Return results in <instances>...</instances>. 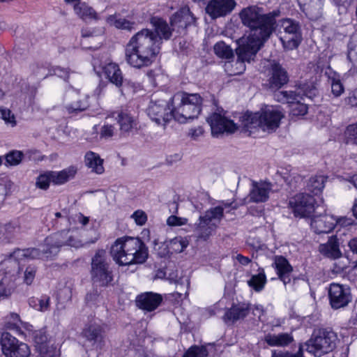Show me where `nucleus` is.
Wrapping results in <instances>:
<instances>
[{
    "label": "nucleus",
    "instance_id": "a18cd8bd",
    "mask_svg": "<svg viewBox=\"0 0 357 357\" xmlns=\"http://www.w3.org/2000/svg\"><path fill=\"white\" fill-rule=\"evenodd\" d=\"M153 245L154 250L160 257H165L169 255L170 252L169 242H160L158 239H155L153 241Z\"/></svg>",
    "mask_w": 357,
    "mask_h": 357
},
{
    "label": "nucleus",
    "instance_id": "09e8293b",
    "mask_svg": "<svg viewBox=\"0 0 357 357\" xmlns=\"http://www.w3.org/2000/svg\"><path fill=\"white\" fill-rule=\"evenodd\" d=\"M23 153L20 151H13L6 155V162L10 165H18L22 159Z\"/></svg>",
    "mask_w": 357,
    "mask_h": 357
},
{
    "label": "nucleus",
    "instance_id": "473e14b6",
    "mask_svg": "<svg viewBox=\"0 0 357 357\" xmlns=\"http://www.w3.org/2000/svg\"><path fill=\"white\" fill-rule=\"evenodd\" d=\"M77 171L75 167L70 166L59 172H50V176L54 184L62 185L73 179L77 174Z\"/></svg>",
    "mask_w": 357,
    "mask_h": 357
},
{
    "label": "nucleus",
    "instance_id": "2f4dec72",
    "mask_svg": "<svg viewBox=\"0 0 357 357\" xmlns=\"http://www.w3.org/2000/svg\"><path fill=\"white\" fill-rule=\"evenodd\" d=\"M104 73L109 82L120 88L123 83V77L119 66L114 63L107 64L103 68Z\"/></svg>",
    "mask_w": 357,
    "mask_h": 357
},
{
    "label": "nucleus",
    "instance_id": "0e129e2a",
    "mask_svg": "<svg viewBox=\"0 0 357 357\" xmlns=\"http://www.w3.org/2000/svg\"><path fill=\"white\" fill-rule=\"evenodd\" d=\"M99 295L96 290L89 292L86 296V301L88 303L93 304L98 299Z\"/></svg>",
    "mask_w": 357,
    "mask_h": 357
},
{
    "label": "nucleus",
    "instance_id": "e433bc0d",
    "mask_svg": "<svg viewBox=\"0 0 357 357\" xmlns=\"http://www.w3.org/2000/svg\"><path fill=\"white\" fill-rule=\"evenodd\" d=\"M16 287L15 278H10L4 275L0 280V300L4 299L11 295Z\"/></svg>",
    "mask_w": 357,
    "mask_h": 357
},
{
    "label": "nucleus",
    "instance_id": "4d7b16f0",
    "mask_svg": "<svg viewBox=\"0 0 357 357\" xmlns=\"http://www.w3.org/2000/svg\"><path fill=\"white\" fill-rule=\"evenodd\" d=\"M132 218L138 225H144L147 220L146 214L141 210L136 211L132 215Z\"/></svg>",
    "mask_w": 357,
    "mask_h": 357
},
{
    "label": "nucleus",
    "instance_id": "e2e57ef3",
    "mask_svg": "<svg viewBox=\"0 0 357 357\" xmlns=\"http://www.w3.org/2000/svg\"><path fill=\"white\" fill-rule=\"evenodd\" d=\"M204 133V130L201 126L192 128L189 130L188 135L193 139H197Z\"/></svg>",
    "mask_w": 357,
    "mask_h": 357
},
{
    "label": "nucleus",
    "instance_id": "0eeeda50",
    "mask_svg": "<svg viewBox=\"0 0 357 357\" xmlns=\"http://www.w3.org/2000/svg\"><path fill=\"white\" fill-rule=\"evenodd\" d=\"M316 89L311 84H303L298 86L295 90L289 91H278L275 93V99L282 103H287L290 107L292 116H304L307 112V105L305 98L312 99L315 96Z\"/></svg>",
    "mask_w": 357,
    "mask_h": 357
},
{
    "label": "nucleus",
    "instance_id": "37998d69",
    "mask_svg": "<svg viewBox=\"0 0 357 357\" xmlns=\"http://www.w3.org/2000/svg\"><path fill=\"white\" fill-rule=\"evenodd\" d=\"M328 82L331 86L332 93L334 96L339 97L344 93V88L339 76L334 75L332 77H329Z\"/></svg>",
    "mask_w": 357,
    "mask_h": 357
},
{
    "label": "nucleus",
    "instance_id": "a19ab883",
    "mask_svg": "<svg viewBox=\"0 0 357 357\" xmlns=\"http://www.w3.org/2000/svg\"><path fill=\"white\" fill-rule=\"evenodd\" d=\"M169 242V250L176 253L182 252L189 244L188 241L181 236L175 237Z\"/></svg>",
    "mask_w": 357,
    "mask_h": 357
},
{
    "label": "nucleus",
    "instance_id": "5701e85b",
    "mask_svg": "<svg viewBox=\"0 0 357 357\" xmlns=\"http://www.w3.org/2000/svg\"><path fill=\"white\" fill-rule=\"evenodd\" d=\"M335 226V217L331 215L315 216L310 221L311 229L317 234L330 233Z\"/></svg>",
    "mask_w": 357,
    "mask_h": 357
},
{
    "label": "nucleus",
    "instance_id": "8fccbe9b",
    "mask_svg": "<svg viewBox=\"0 0 357 357\" xmlns=\"http://www.w3.org/2000/svg\"><path fill=\"white\" fill-rule=\"evenodd\" d=\"M0 117L5 121L6 124L10 125L12 127L16 125L14 115L11 111L6 108L0 109Z\"/></svg>",
    "mask_w": 357,
    "mask_h": 357
},
{
    "label": "nucleus",
    "instance_id": "c03bdc74",
    "mask_svg": "<svg viewBox=\"0 0 357 357\" xmlns=\"http://www.w3.org/2000/svg\"><path fill=\"white\" fill-rule=\"evenodd\" d=\"M344 135L347 143L357 145V122L347 126Z\"/></svg>",
    "mask_w": 357,
    "mask_h": 357
},
{
    "label": "nucleus",
    "instance_id": "393cba45",
    "mask_svg": "<svg viewBox=\"0 0 357 357\" xmlns=\"http://www.w3.org/2000/svg\"><path fill=\"white\" fill-rule=\"evenodd\" d=\"M271 190L272 184L271 183L253 181L249 193L250 200L255 203L265 202L268 199Z\"/></svg>",
    "mask_w": 357,
    "mask_h": 357
},
{
    "label": "nucleus",
    "instance_id": "680f3d73",
    "mask_svg": "<svg viewBox=\"0 0 357 357\" xmlns=\"http://www.w3.org/2000/svg\"><path fill=\"white\" fill-rule=\"evenodd\" d=\"M54 74L66 80L69 76V71L67 69L56 66L54 69Z\"/></svg>",
    "mask_w": 357,
    "mask_h": 357
},
{
    "label": "nucleus",
    "instance_id": "603ef678",
    "mask_svg": "<svg viewBox=\"0 0 357 357\" xmlns=\"http://www.w3.org/2000/svg\"><path fill=\"white\" fill-rule=\"evenodd\" d=\"M47 337L45 332L42 331H36L34 335V341L36 343V349H39L40 346H45L50 343L47 342Z\"/></svg>",
    "mask_w": 357,
    "mask_h": 357
},
{
    "label": "nucleus",
    "instance_id": "f257e3e1",
    "mask_svg": "<svg viewBox=\"0 0 357 357\" xmlns=\"http://www.w3.org/2000/svg\"><path fill=\"white\" fill-rule=\"evenodd\" d=\"M151 24L153 30L142 29L126 45V61L133 68L140 69L151 66L160 51L162 40H169L172 32L176 31L161 18L152 17Z\"/></svg>",
    "mask_w": 357,
    "mask_h": 357
},
{
    "label": "nucleus",
    "instance_id": "a211bd4d",
    "mask_svg": "<svg viewBox=\"0 0 357 357\" xmlns=\"http://www.w3.org/2000/svg\"><path fill=\"white\" fill-rule=\"evenodd\" d=\"M328 296L331 307L334 309L345 307L351 299L350 289L337 283L330 285Z\"/></svg>",
    "mask_w": 357,
    "mask_h": 357
},
{
    "label": "nucleus",
    "instance_id": "69168bd1",
    "mask_svg": "<svg viewBox=\"0 0 357 357\" xmlns=\"http://www.w3.org/2000/svg\"><path fill=\"white\" fill-rule=\"evenodd\" d=\"M252 310L254 316L257 317L259 319H260L261 317L264 314V308L260 305H255L252 308Z\"/></svg>",
    "mask_w": 357,
    "mask_h": 357
},
{
    "label": "nucleus",
    "instance_id": "412c9836",
    "mask_svg": "<svg viewBox=\"0 0 357 357\" xmlns=\"http://www.w3.org/2000/svg\"><path fill=\"white\" fill-rule=\"evenodd\" d=\"M195 17L188 7H183L176 12L171 18V26L180 34L185 33V29L194 24Z\"/></svg>",
    "mask_w": 357,
    "mask_h": 357
},
{
    "label": "nucleus",
    "instance_id": "de8ad7c7",
    "mask_svg": "<svg viewBox=\"0 0 357 357\" xmlns=\"http://www.w3.org/2000/svg\"><path fill=\"white\" fill-rule=\"evenodd\" d=\"M207 351L205 348L197 346L191 347L183 357H206Z\"/></svg>",
    "mask_w": 357,
    "mask_h": 357
},
{
    "label": "nucleus",
    "instance_id": "72a5a7b5",
    "mask_svg": "<svg viewBox=\"0 0 357 357\" xmlns=\"http://www.w3.org/2000/svg\"><path fill=\"white\" fill-rule=\"evenodd\" d=\"M84 162L86 166L91 169L92 172L101 174L104 172L103 160L100 155L93 151H88L84 155Z\"/></svg>",
    "mask_w": 357,
    "mask_h": 357
},
{
    "label": "nucleus",
    "instance_id": "39448f33",
    "mask_svg": "<svg viewBox=\"0 0 357 357\" xmlns=\"http://www.w3.org/2000/svg\"><path fill=\"white\" fill-rule=\"evenodd\" d=\"M236 209L232 202H221L219 205L206 210L199 215L194 225V234L197 240L206 241L215 231L224 218V213Z\"/></svg>",
    "mask_w": 357,
    "mask_h": 357
},
{
    "label": "nucleus",
    "instance_id": "423d86ee",
    "mask_svg": "<svg viewBox=\"0 0 357 357\" xmlns=\"http://www.w3.org/2000/svg\"><path fill=\"white\" fill-rule=\"evenodd\" d=\"M337 336L335 333L326 329H319L313 333L311 338L304 344L299 345L295 354H284L273 355L272 357H303V351L321 357L333 351L335 347Z\"/></svg>",
    "mask_w": 357,
    "mask_h": 357
},
{
    "label": "nucleus",
    "instance_id": "58836bf2",
    "mask_svg": "<svg viewBox=\"0 0 357 357\" xmlns=\"http://www.w3.org/2000/svg\"><path fill=\"white\" fill-rule=\"evenodd\" d=\"M215 54L220 58L230 59L234 56V52L229 45L223 41L216 43L213 47Z\"/></svg>",
    "mask_w": 357,
    "mask_h": 357
},
{
    "label": "nucleus",
    "instance_id": "3c124183",
    "mask_svg": "<svg viewBox=\"0 0 357 357\" xmlns=\"http://www.w3.org/2000/svg\"><path fill=\"white\" fill-rule=\"evenodd\" d=\"M116 132V128L114 126L109 123H105L100 132V136L102 138L108 139L111 138Z\"/></svg>",
    "mask_w": 357,
    "mask_h": 357
},
{
    "label": "nucleus",
    "instance_id": "f3484780",
    "mask_svg": "<svg viewBox=\"0 0 357 357\" xmlns=\"http://www.w3.org/2000/svg\"><path fill=\"white\" fill-rule=\"evenodd\" d=\"M105 331L103 326L96 322L86 324L82 331V336L91 343L96 349H102L105 346Z\"/></svg>",
    "mask_w": 357,
    "mask_h": 357
},
{
    "label": "nucleus",
    "instance_id": "774afa93",
    "mask_svg": "<svg viewBox=\"0 0 357 357\" xmlns=\"http://www.w3.org/2000/svg\"><path fill=\"white\" fill-rule=\"evenodd\" d=\"M348 245L350 250L357 255V237L350 240Z\"/></svg>",
    "mask_w": 357,
    "mask_h": 357
},
{
    "label": "nucleus",
    "instance_id": "f8f14e48",
    "mask_svg": "<svg viewBox=\"0 0 357 357\" xmlns=\"http://www.w3.org/2000/svg\"><path fill=\"white\" fill-rule=\"evenodd\" d=\"M238 47L236 49L237 59L233 63L225 64L226 70L230 75H238L245 69V62L254 60L257 53L261 47L238 40Z\"/></svg>",
    "mask_w": 357,
    "mask_h": 357
},
{
    "label": "nucleus",
    "instance_id": "13d9d810",
    "mask_svg": "<svg viewBox=\"0 0 357 357\" xmlns=\"http://www.w3.org/2000/svg\"><path fill=\"white\" fill-rule=\"evenodd\" d=\"M347 58L354 66L357 68V45L354 47H349Z\"/></svg>",
    "mask_w": 357,
    "mask_h": 357
},
{
    "label": "nucleus",
    "instance_id": "b1692460",
    "mask_svg": "<svg viewBox=\"0 0 357 357\" xmlns=\"http://www.w3.org/2000/svg\"><path fill=\"white\" fill-rule=\"evenodd\" d=\"M162 297L160 294L153 292H145L136 298L137 306L145 311L152 312L161 303Z\"/></svg>",
    "mask_w": 357,
    "mask_h": 357
},
{
    "label": "nucleus",
    "instance_id": "bb28decb",
    "mask_svg": "<svg viewBox=\"0 0 357 357\" xmlns=\"http://www.w3.org/2000/svg\"><path fill=\"white\" fill-rule=\"evenodd\" d=\"M273 266L276 269L280 280L284 285L290 282V274L293 268L286 258L282 256H275Z\"/></svg>",
    "mask_w": 357,
    "mask_h": 357
},
{
    "label": "nucleus",
    "instance_id": "dca6fc26",
    "mask_svg": "<svg viewBox=\"0 0 357 357\" xmlns=\"http://www.w3.org/2000/svg\"><path fill=\"white\" fill-rule=\"evenodd\" d=\"M211 126L212 135L217 137L225 132H234L238 126L233 121L228 119L220 113L214 112L206 119Z\"/></svg>",
    "mask_w": 357,
    "mask_h": 357
},
{
    "label": "nucleus",
    "instance_id": "5fc2aeb1",
    "mask_svg": "<svg viewBox=\"0 0 357 357\" xmlns=\"http://www.w3.org/2000/svg\"><path fill=\"white\" fill-rule=\"evenodd\" d=\"M36 269L33 266H28L24 273V282L27 285H30L33 282L36 276Z\"/></svg>",
    "mask_w": 357,
    "mask_h": 357
},
{
    "label": "nucleus",
    "instance_id": "bf43d9fd",
    "mask_svg": "<svg viewBox=\"0 0 357 357\" xmlns=\"http://www.w3.org/2000/svg\"><path fill=\"white\" fill-rule=\"evenodd\" d=\"M354 224V220L351 218L347 217H340L335 218V225H340L341 227H348L353 225Z\"/></svg>",
    "mask_w": 357,
    "mask_h": 357
},
{
    "label": "nucleus",
    "instance_id": "338daca9",
    "mask_svg": "<svg viewBox=\"0 0 357 357\" xmlns=\"http://www.w3.org/2000/svg\"><path fill=\"white\" fill-rule=\"evenodd\" d=\"M236 259L243 266L248 265L251 261L250 258L244 257L241 254L237 255Z\"/></svg>",
    "mask_w": 357,
    "mask_h": 357
},
{
    "label": "nucleus",
    "instance_id": "4c0bfd02",
    "mask_svg": "<svg viewBox=\"0 0 357 357\" xmlns=\"http://www.w3.org/2000/svg\"><path fill=\"white\" fill-rule=\"evenodd\" d=\"M326 181V178L324 176H313L309 179L307 185V189L314 195H317L324 189Z\"/></svg>",
    "mask_w": 357,
    "mask_h": 357
},
{
    "label": "nucleus",
    "instance_id": "9b49d317",
    "mask_svg": "<svg viewBox=\"0 0 357 357\" xmlns=\"http://www.w3.org/2000/svg\"><path fill=\"white\" fill-rule=\"evenodd\" d=\"M146 113L150 119L158 126H165L172 119H174L173 107L169 101L159 98L156 95L152 96Z\"/></svg>",
    "mask_w": 357,
    "mask_h": 357
},
{
    "label": "nucleus",
    "instance_id": "6e6d98bb",
    "mask_svg": "<svg viewBox=\"0 0 357 357\" xmlns=\"http://www.w3.org/2000/svg\"><path fill=\"white\" fill-rule=\"evenodd\" d=\"M188 219L176 215H170L167 220V224L169 226H182L186 225Z\"/></svg>",
    "mask_w": 357,
    "mask_h": 357
},
{
    "label": "nucleus",
    "instance_id": "4468645a",
    "mask_svg": "<svg viewBox=\"0 0 357 357\" xmlns=\"http://www.w3.org/2000/svg\"><path fill=\"white\" fill-rule=\"evenodd\" d=\"M284 35L280 40L284 48L293 50L296 48L301 40V33L298 22L290 19L284 20L282 22Z\"/></svg>",
    "mask_w": 357,
    "mask_h": 357
},
{
    "label": "nucleus",
    "instance_id": "864d4df0",
    "mask_svg": "<svg viewBox=\"0 0 357 357\" xmlns=\"http://www.w3.org/2000/svg\"><path fill=\"white\" fill-rule=\"evenodd\" d=\"M38 307L37 310L40 312H45L50 309V298L47 295H43L38 298Z\"/></svg>",
    "mask_w": 357,
    "mask_h": 357
},
{
    "label": "nucleus",
    "instance_id": "7c9ffc66",
    "mask_svg": "<svg viewBox=\"0 0 357 357\" xmlns=\"http://www.w3.org/2000/svg\"><path fill=\"white\" fill-rule=\"evenodd\" d=\"M74 11L75 14L82 20H100L98 13L85 2H78L74 5Z\"/></svg>",
    "mask_w": 357,
    "mask_h": 357
},
{
    "label": "nucleus",
    "instance_id": "79ce46f5",
    "mask_svg": "<svg viewBox=\"0 0 357 357\" xmlns=\"http://www.w3.org/2000/svg\"><path fill=\"white\" fill-rule=\"evenodd\" d=\"M37 351L39 353V357H59L60 355L59 349L50 343L45 346H40Z\"/></svg>",
    "mask_w": 357,
    "mask_h": 357
},
{
    "label": "nucleus",
    "instance_id": "ddd939ff",
    "mask_svg": "<svg viewBox=\"0 0 357 357\" xmlns=\"http://www.w3.org/2000/svg\"><path fill=\"white\" fill-rule=\"evenodd\" d=\"M0 343L6 357H29L31 354L29 346L20 342L9 333H2Z\"/></svg>",
    "mask_w": 357,
    "mask_h": 357
},
{
    "label": "nucleus",
    "instance_id": "2eb2a0df",
    "mask_svg": "<svg viewBox=\"0 0 357 357\" xmlns=\"http://www.w3.org/2000/svg\"><path fill=\"white\" fill-rule=\"evenodd\" d=\"M314 197L304 193L296 195L289 201L294 215L301 218L310 216L314 211Z\"/></svg>",
    "mask_w": 357,
    "mask_h": 357
},
{
    "label": "nucleus",
    "instance_id": "20e7f679",
    "mask_svg": "<svg viewBox=\"0 0 357 357\" xmlns=\"http://www.w3.org/2000/svg\"><path fill=\"white\" fill-rule=\"evenodd\" d=\"M113 259L119 265L142 264L148 257L147 248L139 239L131 237L118 238L110 250Z\"/></svg>",
    "mask_w": 357,
    "mask_h": 357
},
{
    "label": "nucleus",
    "instance_id": "f704fd0d",
    "mask_svg": "<svg viewBox=\"0 0 357 357\" xmlns=\"http://www.w3.org/2000/svg\"><path fill=\"white\" fill-rule=\"evenodd\" d=\"M264 341L271 347H286L294 341L291 333L267 334Z\"/></svg>",
    "mask_w": 357,
    "mask_h": 357
},
{
    "label": "nucleus",
    "instance_id": "4be33fe9",
    "mask_svg": "<svg viewBox=\"0 0 357 357\" xmlns=\"http://www.w3.org/2000/svg\"><path fill=\"white\" fill-rule=\"evenodd\" d=\"M289 81L287 72L279 63H273L270 69L267 86L272 91L282 88Z\"/></svg>",
    "mask_w": 357,
    "mask_h": 357
},
{
    "label": "nucleus",
    "instance_id": "c9c22d12",
    "mask_svg": "<svg viewBox=\"0 0 357 357\" xmlns=\"http://www.w3.org/2000/svg\"><path fill=\"white\" fill-rule=\"evenodd\" d=\"M107 22L116 29L131 31L135 29V23L120 17L119 15H111L107 17Z\"/></svg>",
    "mask_w": 357,
    "mask_h": 357
},
{
    "label": "nucleus",
    "instance_id": "6ab92c4d",
    "mask_svg": "<svg viewBox=\"0 0 357 357\" xmlns=\"http://www.w3.org/2000/svg\"><path fill=\"white\" fill-rule=\"evenodd\" d=\"M116 119L119 125L121 133L123 135H129L137 132L139 126V121L137 116L132 114L130 111L121 110L119 112H113L112 116Z\"/></svg>",
    "mask_w": 357,
    "mask_h": 357
},
{
    "label": "nucleus",
    "instance_id": "6e6552de",
    "mask_svg": "<svg viewBox=\"0 0 357 357\" xmlns=\"http://www.w3.org/2000/svg\"><path fill=\"white\" fill-rule=\"evenodd\" d=\"M202 98L198 93L179 91L171 98L174 119L185 123L188 119L197 118L201 112Z\"/></svg>",
    "mask_w": 357,
    "mask_h": 357
},
{
    "label": "nucleus",
    "instance_id": "9d476101",
    "mask_svg": "<svg viewBox=\"0 0 357 357\" xmlns=\"http://www.w3.org/2000/svg\"><path fill=\"white\" fill-rule=\"evenodd\" d=\"M90 274L93 283L98 286H107L113 280L112 270L104 250H98L91 258Z\"/></svg>",
    "mask_w": 357,
    "mask_h": 357
},
{
    "label": "nucleus",
    "instance_id": "cd10ccee",
    "mask_svg": "<svg viewBox=\"0 0 357 357\" xmlns=\"http://www.w3.org/2000/svg\"><path fill=\"white\" fill-rule=\"evenodd\" d=\"M319 251L324 256L333 259H338L342 256L336 236H331L327 243L319 245Z\"/></svg>",
    "mask_w": 357,
    "mask_h": 357
},
{
    "label": "nucleus",
    "instance_id": "c756f323",
    "mask_svg": "<svg viewBox=\"0 0 357 357\" xmlns=\"http://www.w3.org/2000/svg\"><path fill=\"white\" fill-rule=\"evenodd\" d=\"M251 308L249 304L242 303L234 305L227 310L224 315V319L226 321H236L237 320L245 318L248 314Z\"/></svg>",
    "mask_w": 357,
    "mask_h": 357
},
{
    "label": "nucleus",
    "instance_id": "1a4fd4ad",
    "mask_svg": "<svg viewBox=\"0 0 357 357\" xmlns=\"http://www.w3.org/2000/svg\"><path fill=\"white\" fill-rule=\"evenodd\" d=\"M284 114L278 107H266L259 112L246 115L245 126L248 129L259 128L264 132H272L280 126Z\"/></svg>",
    "mask_w": 357,
    "mask_h": 357
},
{
    "label": "nucleus",
    "instance_id": "ea45409f",
    "mask_svg": "<svg viewBox=\"0 0 357 357\" xmlns=\"http://www.w3.org/2000/svg\"><path fill=\"white\" fill-rule=\"evenodd\" d=\"M266 283V277L264 271L259 272L258 274L253 275L248 281V284L255 291H261Z\"/></svg>",
    "mask_w": 357,
    "mask_h": 357
},
{
    "label": "nucleus",
    "instance_id": "c85d7f7f",
    "mask_svg": "<svg viewBox=\"0 0 357 357\" xmlns=\"http://www.w3.org/2000/svg\"><path fill=\"white\" fill-rule=\"evenodd\" d=\"M0 241L10 243L20 234V226L17 222L0 223Z\"/></svg>",
    "mask_w": 357,
    "mask_h": 357
},
{
    "label": "nucleus",
    "instance_id": "052dcab7",
    "mask_svg": "<svg viewBox=\"0 0 357 357\" xmlns=\"http://www.w3.org/2000/svg\"><path fill=\"white\" fill-rule=\"evenodd\" d=\"M345 103L351 107H357V89L345 98Z\"/></svg>",
    "mask_w": 357,
    "mask_h": 357
},
{
    "label": "nucleus",
    "instance_id": "aec40b11",
    "mask_svg": "<svg viewBox=\"0 0 357 357\" xmlns=\"http://www.w3.org/2000/svg\"><path fill=\"white\" fill-rule=\"evenodd\" d=\"M236 6L234 0H211L206 7V12L212 19H217L231 13Z\"/></svg>",
    "mask_w": 357,
    "mask_h": 357
},
{
    "label": "nucleus",
    "instance_id": "49530a36",
    "mask_svg": "<svg viewBox=\"0 0 357 357\" xmlns=\"http://www.w3.org/2000/svg\"><path fill=\"white\" fill-rule=\"evenodd\" d=\"M52 182V178L50 176V172L40 174L36 181V186L41 190H47L50 183Z\"/></svg>",
    "mask_w": 357,
    "mask_h": 357
},
{
    "label": "nucleus",
    "instance_id": "7ed1b4c3",
    "mask_svg": "<svg viewBox=\"0 0 357 357\" xmlns=\"http://www.w3.org/2000/svg\"><path fill=\"white\" fill-rule=\"evenodd\" d=\"M280 14L278 10L266 13L263 7L257 5L243 8L239 17L242 24L250 29V33L238 40L261 47L275 31L276 17Z\"/></svg>",
    "mask_w": 357,
    "mask_h": 357
},
{
    "label": "nucleus",
    "instance_id": "f03ea898",
    "mask_svg": "<svg viewBox=\"0 0 357 357\" xmlns=\"http://www.w3.org/2000/svg\"><path fill=\"white\" fill-rule=\"evenodd\" d=\"M79 248L82 242L69 234V231H61L47 236L44 243L43 251L38 248H16L12 252L6 255L0 262V268L4 271V275L17 280L21 269V264L26 260L40 258L49 259L56 256L63 246Z\"/></svg>",
    "mask_w": 357,
    "mask_h": 357
},
{
    "label": "nucleus",
    "instance_id": "a878e982",
    "mask_svg": "<svg viewBox=\"0 0 357 357\" xmlns=\"http://www.w3.org/2000/svg\"><path fill=\"white\" fill-rule=\"evenodd\" d=\"M68 96L70 99H77L75 101L66 104L65 109L68 114H77L89 107V96H79V91L72 89L68 91Z\"/></svg>",
    "mask_w": 357,
    "mask_h": 357
}]
</instances>
